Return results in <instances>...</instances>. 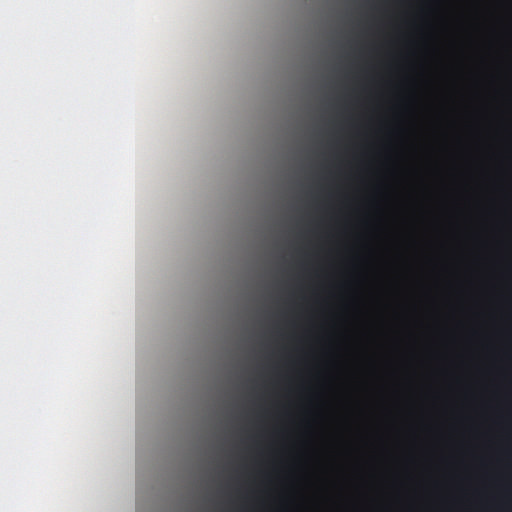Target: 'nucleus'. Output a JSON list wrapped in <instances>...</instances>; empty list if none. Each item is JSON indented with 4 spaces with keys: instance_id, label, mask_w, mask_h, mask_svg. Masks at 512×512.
Wrapping results in <instances>:
<instances>
[{
    "instance_id": "1",
    "label": "nucleus",
    "mask_w": 512,
    "mask_h": 512,
    "mask_svg": "<svg viewBox=\"0 0 512 512\" xmlns=\"http://www.w3.org/2000/svg\"><path fill=\"white\" fill-rule=\"evenodd\" d=\"M408 512H416V474H409Z\"/></svg>"
}]
</instances>
